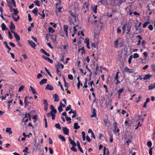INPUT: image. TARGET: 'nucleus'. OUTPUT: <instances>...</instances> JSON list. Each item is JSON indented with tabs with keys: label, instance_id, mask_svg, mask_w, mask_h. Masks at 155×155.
Returning <instances> with one entry per match:
<instances>
[{
	"label": "nucleus",
	"instance_id": "obj_1",
	"mask_svg": "<svg viewBox=\"0 0 155 155\" xmlns=\"http://www.w3.org/2000/svg\"><path fill=\"white\" fill-rule=\"evenodd\" d=\"M13 11L14 13L12 15L13 18L15 21H17L19 18V16L17 15L18 13V11L17 8L16 9H13Z\"/></svg>",
	"mask_w": 155,
	"mask_h": 155
},
{
	"label": "nucleus",
	"instance_id": "obj_2",
	"mask_svg": "<svg viewBox=\"0 0 155 155\" xmlns=\"http://www.w3.org/2000/svg\"><path fill=\"white\" fill-rule=\"evenodd\" d=\"M113 126L114 127V129H113V132L114 134H116L119 132V130L118 127L117 126V123L115 122L113 124Z\"/></svg>",
	"mask_w": 155,
	"mask_h": 155
},
{
	"label": "nucleus",
	"instance_id": "obj_3",
	"mask_svg": "<svg viewBox=\"0 0 155 155\" xmlns=\"http://www.w3.org/2000/svg\"><path fill=\"white\" fill-rule=\"evenodd\" d=\"M28 97L26 96L25 98L24 104L25 107V108L29 104H30V103L28 102Z\"/></svg>",
	"mask_w": 155,
	"mask_h": 155
},
{
	"label": "nucleus",
	"instance_id": "obj_4",
	"mask_svg": "<svg viewBox=\"0 0 155 155\" xmlns=\"http://www.w3.org/2000/svg\"><path fill=\"white\" fill-rule=\"evenodd\" d=\"M118 0H112L111 5L114 6H118Z\"/></svg>",
	"mask_w": 155,
	"mask_h": 155
},
{
	"label": "nucleus",
	"instance_id": "obj_5",
	"mask_svg": "<svg viewBox=\"0 0 155 155\" xmlns=\"http://www.w3.org/2000/svg\"><path fill=\"white\" fill-rule=\"evenodd\" d=\"M62 130L64 134L67 135L69 134V130L66 127H62Z\"/></svg>",
	"mask_w": 155,
	"mask_h": 155
},
{
	"label": "nucleus",
	"instance_id": "obj_6",
	"mask_svg": "<svg viewBox=\"0 0 155 155\" xmlns=\"http://www.w3.org/2000/svg\"><path fill=\"white\" fill-rule=\"evenodd\" d=\"M68 25H64L63 26L64 28V31L66 35L67 36H68Z\"/></svg>",
	"mask_w": 155,
	"mask_h": 155
},
{
	"label": "nucleus",
	"instance_id": "obj_7",
	"mask_svg": "<svg viewBox=\"0 0 155 155\" xmlns=\"http://www.w3.org/2000/svg\"><path fill=\"white\" fill-rule=\"evenodd\" d=\"M45 89L53 90L54 89V87L51 84H48L46 85Z\"/></svg>",
	"mask_w": 155,
	"mask_h": 155
},
{
	"label": "nucleus",
	"instance_id": "obj_8",
	"mask_svg": "<svg viewBox=\"0 0 155 155\" xmlns=\"http://www.w3.org/2000/svg\"><path fill=\"white\" fill-rule=\"evenodd\" d=\"M124 71L125 72H127L130 73H132L133 72V69H129L126 67L125 68Z\"/></svg>",
	"mask_w": 155,
	"mask_h": 155
},
{
	"label": "nucleus",
	"instance_id": "obj_9",
	"mask_svg": "<svg viewBox=\"0 0 155 155\" xmlns=\"http://www.w3.org/2000/svg\"><path fill=\"white\" fill-rule=\"evenodd\" d=\"M68 140L70 141V144L72 145V146H76V143L70 137H68Z\"/></svg>",
	"mask_w": 155,
	"mask_h": 155
},
{
	"label": "nucleus",
	"instance_id": "obj_10",
	"mask_svg": "<svg viewBox=\"0 0 155 155\" xmlns=\"http://www.w3.org/2000/svg\"><path fill=\"white\" fill-rule=\"evenodd\" d=\"M50 108L51 111H50L51 113H57V110L56 109H54V107L53 105H51L50 106Z\"/></svg>",
	"mask_w": 155,
	"mask_h": 155
},
{
	"label": "nucleus",
	"instance_id": "obj_11",
	"mask_svg": "<svg viewBox=\"0 0 155 155\" xmlns=\"http://www.w3.org/2000/svg\"><path fill=\"white\" fill-rule=\"evenodd\" d=\"M29 44L31 45V47L34 48H35L36 47L35 43L32 41L28 40Z\"/></svg>",
	"mask_w": 155,
	"mask_h": 155
},
{
	"label": "nucleus",
	"instance_id": "obj_12",
	"mask_svg": "<svg viewBox=\"0 0 155 155\" xmlns=\"http://www.w3.org/2000/svg\"><path fill=\"white\" fill-rule=\"evenodd\" d=\"M77 146L78 147V148L79 151L81 153H83V150L80 146V143L79 141H77Z\"/></svg>",
	"mask_w": 155,
	"mask_h": 155
},
{
	"label": "nucleus",
	"instance_id": "obj_13",
	"mask_svg": "<svg viewBox=\"0 0 155 155\" xmlns=\"http://www.w3.org/2000/svg\"><path fill=\"white\" fill-rule=\"evenodd\" d=\"M41 51L48 57H49L50 56V54L49 53H48L43 49H41Z\"/></svg>",
	"mask_w": 155,
	"mask_h": 155
},
{
	"label": "nucleus",
	"instance_id": "obj_14",
	"mask_svg": "<svg viewBox=\"0 0 155 155\" xmlns=\"http://www.w3.org/2000/svg\"><path fill=\"white\" fill-rule=\"evenodd\" d=\"M155 88V82L153 84H151L148 86V90H151Z\"/></svg>",
	"mask_w": 155,
	"mask_h": 155
},
{
	"label": "nucleus",
	"instance_id": "obj_15",
	"mask_svg": "<svg viewBox=\"0 0 155 155\" xmlns=\"http://www.w3.org/2000/svg\"><path fill=\"white\" fill-rule=\"evenodd\" d=\"M54 100L55 102H58L59 101V96L56 94H54Z\"/></svg>",
	"mask_w": 155,
	"mask_h": 155
},
{
	"label": "nucleus",
	"instance_id": "obj_16",
	"mask_svg": "<svg viewBox=\"0 0 155 155\" xmlns=\"http://www.w3.org/2000/svg\"><path fill=\"white\" fill-rule=\"evenodd\" d=\"M152 76L150 74H146L144 77L143 78V79L144 80L148 79L150 78Z\"/></svg>",
	"mask_w": 155,
	"mask_h": 155
},
{
	"label": "nucleus",
	"instance_id": "obj_17",
	"mask_svg": "<svg viewBox=\"0 0 155 155\" xmlns=\"http://www.w3.org/2000/svg\"><path fill=\"white\" fill-rule=\"evenodd\" d=\"M47 79H43L41 80V81L40 82L39 84L41 85H42L44 84V83H46L47 81Z\"/></svg>",
	"mask_w": 155,
	"mask_h": 155
},
{
	"label": "nucleus",
	"instance_id": "obj_18",
	"mask_svg": "<svg viewBox=\"0 0 155 155\" xmlns=\"http://www.w3.org/2000/svg\"><path fill=\"white\" fill-rule=\"evenodd\" d=\"M80 128L79 126L78 125V123H75L74 124V129L77 130Z\"/></svg>",
	"mask_w": 155,
	"mask_h": 155
},
{
	"label": "nucleus",
	"instance_id": "obj_19",
	"mask_svg": "<svg viewBox=\"0 0 155 155\" xmlns=\"http://www.w3.org/2000/svg\"><path fill=\"white\" fill-rule=\"evenodd\" d=\"M30 87L31 90V91L33 94H37V93L35 90L31 86H30Z\"/></svg>",
	"mask_w": 155,
	"mask_h": 155
},
{
	"label": "nucleus",
	"instance_id": "obj_20",
	"mask_svg": "<svg viewBox=\"0 0 155 155\" xmlns=\"http://www.w3.org/2000/svg\"><path fill=\"white\" fill-rule=\"evenodd\" d=\"M93 114L91 115V117H95L96 116V114L95 111V110L94 108L93 109Z\"/></svg>",
	"mask_w": 155,
	"mask_h": 155
},
{
	"label": "nucleus",
	"instance_id": "obj_21",
	"mask_svg": "<svg viewBox=\"0 0 155 155\" xmlns=\"http://www.w3.org/2000/svg\"><path fill=\"white\" fill-rule=\"evenodd\" d=\"M58 137L59 138L60 140H61L62 141H65V140L64 137L63 136H62V135H61V134L59 135Z\"/></svg>",
	"mask_w": 155,
	"mask_h": 155
},
{
	"label": "nucleus",
	"instance_id": "obj_22",
	"mask_svg": "<svg viewBox=\"0 0 155 155\" xmlns=\"http://www.w3.org/2000/svg\"><path fill=\"white\" fill-rule=\"evenodd\" d=\"M14 36L17 41H19L20 40V37L19 35L17 33H15Z\"/></svg>",
	"mask_w": 155,
	"mask_h": 155
},
{
	"label": "nucleus",
	"instance_id": "obj_23",
	"mask_svg": "<svg viewBox=\"0 0 155 155\" xmlns=\"http://www.w3.org/2000/svg\"><path fill=\"white\" fill-rule=\"evenodd\" d=\"M1 27L2 28V30L3 31H4L5 30L7 29L4 23H3L1 25Z\"/></svg>",
	"mask_w": 155,
	"mask_h": 155
},
{
	"label": "nucleus",
	"instance_id": "obj_24",
	"mask_svg": "<svg viewBox=\"0 0 155 155\" xmlns=\"http://www.w3.org/2000/svg\"><path fill=\"white\" fill-rule=\"evenodd\" d=\"M10 28L11 30L14 29L15 28V26L13 23L12 21L11 22V24L10 26Z\"/></svg>",
	"mask_w": 155,
	"mask_h": 155
},
{
	"label": "nucleus",
	"instance_id": "obj_25",
	"mask_svg": "<svg viewBox=\"0 0 155 155\" xmlns=\"http://www.w3.org/2000/svg\"><path fill=\"white\" fill-rule=\"evenodd\" d=\"M23 121L25 122H26L28 121L27 114L25 115V117L23 118L22 119Z\"/></svg>",
	"mask_w": 155,
	"mask_h": 155
},
{
	"label": "nucleus",
	"instance_id": "obj_26",
	"mask_svg": "<svg viewBox=\"0 0 155 155\" xmlns=\"http://www.w3.org/2000/svg\"><path fill=\"white\" fill-rule=\"evenodd\" d=\"M137 37L139 38V40L138 41V43L137 44V45H139L140 43V40L142 39V38L141 36L140 35H138L136 36Z\"/></svg>",
	"mask_w": 155,
	"mask_h": 155
},
{
	"label": "nucleus",
	"instance_id": "obj_27",
	"mask_svg": "<svg viewBox=\"0 0 155 155\" xmlns=\"http://www.w3.org/2000/svg\"><path fill=\"white\" fill-rule=\"evenodd\" d=\"M118 40L117 39L114 41V45L115 48H117L118 46Z\"/></svg>",
	"mask_w": 155,
	"mask_h": 155
},
{
	"label": "nucleus",
	"instance_id": "obj_28",
	"mask_svg": "<svg viewBox=\"0 0 155 155\" xmlns=\"http://www.w3.org/2000/svg\"><path fill=\"white\" fill-rule=\"evenodd\" d=\"M87 78H86L85 79V82L84 83V86H83V87L86 88L87 87Z\"/></svg>",
	"mask_w": 155,
	"mask_h": 155
},
{
	"label": "nucleus",
	"instance_id": "obj_29",
	"mask_svg": "<svg viewBox=\"0 0 155 155\" xmlns=\"http://www.w3.org/2000/svg\"><path fill=\"white\" fill-rule=\"evenodd\" d=\"M127 32H126L127 34H129V35H130V33H129V32H130V30L131 29V28L130 26H128L127 27Z\"/></svg>",
	"mask_w": 155,
	"mask_h": 155
},
{
	"label": "nucleus",
	"instance_id": "obj_30",
	"mask_svg": "<svg viewBox=\"0 0 155 155\" xmlns=\"http://www.w3.org/2000/svg\"><path fill=\"white\" fill-rule=\"evenodd\" d=\"M6 132L7 133H9L10 134H12V132L11 131V128H6Z\"/></svg>",
	"mask_w": 155,
	"mask_h": 155
},
{
	"label": "nucleus",
	"instance_id": "obj_31",
	"mask_svg": "<svg viewBox=\"0 0 155 155\" xmlns=\"http://www.w3.org/2000/svg\"><path fill=\"white\" fill-rule=\"evenodd\" d=\"M65 118H66V120L67 121H69V122H68V124H69L71 122V118L70 117H68V116H66V117Z\"/></svg>",
	"mask_w": 155,
	"mask_h": 155
},
{
	"label": "nucleus",
	"instance_id": "obj_32",
	"mask_svg": "<svg viewBox=\"0 0 155 155\" xmlns=\"http://www.w3.org/2000/svg\"><path fill=\"white\" fill-rule=\"evenodd\" d=\"M48 31L49 32H51L52 33H53L54 32V30L51 27H49Z\"/></svg>",
	"mask_w": 155,
	"mask_h": 155
},
{
	"label": "nucleus",
	"instance_id": "obj_33",
	"mask_svg": "<svg viewBox=\"0 0 155 155\" xmlns=\"http://www.w3.org/2000/svg\"><path fill=\"white\" fill-rule=\"evenodd\" d=\"M56 113H52L51 114V118L52 120H54L55 119V114Z\"/></svg>",
	"mask_w": 155,
	"mask_h": 155
},
{
	"label": "nucleus",
	"instance_id": "obj_34",
	"mask_svg": "<svg viewBox=\"0 0 155 155\" xmlns=\"http://www.w3.org/2000/svg\"><path fill=\"white\" fill-rule=\"evenodd\" d=\"M132 55H130L128 59V63L129 64H130L131 62V60L132 58Z\"/></svg>",
	"mask_w": 155,
	"mask_h": 155
},
{
	"label": "nucleus",
	"instance_id": "obj_35",
	"mask_svg": "<svg viewBox=\"0 0 155 155\" xmlns=\"http://www.w3.org/2000/svg\"><path fill=\"white\" fill-rule=\"evenodd\" d=\"M0 16L1 17V18L4 20L5 21V22H8V21L7 20V19H6L5 18L4 16H3V14H1V15H0Z\"/></svg>",
	"mask_w": 155,
	"mask_h": 155
},
{
	"label": "nucleus",
	"instance_id": "obj_36",
	"mask_svg": "<svg viewBox=\"0 0 155 155\" xmlns=\"http://www.w3.org/2000/svg\"><path fill=\"white\" fill-rule=\"evenodd\" d=\"M55 126L56 128H58L60 130L61 129V127L59 124L58 123L55 124Z\"/></svg>",
	"mask_w": 155,
	"mask_h": 155
},
{
	"label": "nucleus",
	"instance_id": "obj_37",
	"mask_svg": "<svg viewBox=\"0 0 155 155\" xmlns=\"http://www.w3.org/2000/svg\"><path fill=\"white\" fill-rule=\"evenodd\" d=\"M147 145L148 147L150 148L152 145V142L150 141H148L147 143Z\"/></svg>",
	"mask_w": 155,
	"mask_h": 155
},
{
	"label": "nucleus",
	"instance_id": "obj_38",
	"mask_svg": "<svg viewBox=\"0 0 155 155\" xmlns=\"http://www.w3.org/2000/svg\"><path fill=\"white\" fill-rule=\"evenodd\" d=\"M109 135H110V143H112L113 142V134H109Z\"/></svg>",
	"mask_w": 155,
	"mask_h": 155
},
{
	"label": "nucleus",
	"instance_id": "obj_39",
	"mask_svg": "<svg viewBox=\"0 0 155 155\" xmlns=\"http://www.w3.org/2000/svg\"><path fill=\"white\" fill-rule=\"evenodd\" d=\"M149 24V21H147L146 22L143 24V27L145 28L147 26V25Z\"/></svg>",
	"mask_w": 155,
	"mask_h": 155
},
{
	"label": "nucleus",
	"instance_id": "obj_40",
	"mask_svg": "<svg viewBox=\"0 0 155 155\" xmlns=\"http://www.w3.org/2000/svg\"><path fill=\"white\" fill-rule=\"evenodd\" d=\"M97 5L94 6V8L93 9V10L94 12L95 13H97Z\"/></svg>",
	"mask_w": 155,
	"mask_h": 155
},
{
	"label": "nucleus",
	"instance_id": "obj_41",
	"mask_svg": "<svg viewBox=\"0 0 155 155\" xmlns=\"http://www.w3.org/2000/svg\"><path fill=\"white\" fill-rule=\"evenodd\" d=\"M141 22H139V24L138 26L135 25V27L136 30V31H137L138 30V28L140 27L141 25Z\"/></svg>",
	"mask_w": 155,
	"mask_h": 155
},
{
	"label": "nucleus",
	"instance_id": "obj_42",
	"mask_svg": "<svg viewBox=\"0 0 155 155\" xmlns=\"http://www.w3.org/2000/svg\"><path fill=\"white\" fill-rule=\"evenodd\" d=\"M139 57V54L137 53H135L133 55V57L134 58H138Z\"/></svg>",
	"mask_w": 155,
	"mask_h": 155
},
{
	"label": "nucleus",
	"instance_id": "obj_43",
	"mask_svg": "<svg viewBox=\"0 0 155 155\" xmlns=\"http://www.w3.org/2000/svg\"><path fill=\"white\" fill-rule=\"evenodd\" d=\"M43 103L44 106H48V104L47 101L45 99H44L43 100Z\"/></svg>",
	"mask_w": 155,
	"mask_h": 155
},
{
	"label": "nucleus",
	"instance_id": "obj_44",
	"mask_svg": "<svg viewBox=\"0 0 155 155\" xmlns=\"http://www.w3.org/2000/svg\"><path fill=\"white\" fill-rule=\"evenodd\" d=\"M34 3L35 4L38 6H40V5L39 4V1L38 0H36L34 2Z\"/></svg>",
	"mask_w": 155,
	"mask_h": 155
},
{
	"label": "nucleus",
	"instance_id": "obj_45",
	"mask_svg": "<svg viewBox=\"0 0 155 155\" xmlns=\"http://www.w3.org/2000/svg\"><path fill=\"white\" fill-rule=\"evenodd\" d=\"M123 91L124 89L122 88L119 89V90L118 91V94L119 96L120 95L121 93Z\"/></svg>",
	"mask_w": 155,
	"mask_h": 155
},
{
	"label": "nucleus",
	"instance_id": "obj_46",
	"mask_svg": "<svg viewBox=\"0 0 155 155\" xmlns=\"http://www.w3.org/2000/svg\"><path fill=\"white\" fill-rule=\"evenodd\" d=\"M38 9L37 8H35L32 11V12L33 14H34L35 13H38Z\"/></svg>",
	"mask_w": 155,
	"mask_h": 155
},
{
	"label": "nucleus",
	"instance_id": "obj_47",
	"mask_svg": "<svg viewBox=\"0 0 155 155\" xmlns=\"http://www.w3.org/2000/svg\"><path fill=\"white\" fill-rule=\"evenodd\" d=\"M58 110H59V112H61L62 111H63V110L62 108L61 105H60L58 107Z\"/></svg>",
	"mask_w": 155,
	"mask_h": 155
},
{
	"label": "nucleus",
	"instance_id": "obj_48",
	"mask_svg": "<svg viewBox=\"0 0 155 155\" xmlns=\"http://www.w3.org/2000/svg\"><path fill=\"white\" fill-rule=\"evenodd\" d=\"M101 3V4L102 5H105L106 4V2L105 1V0H101L99 1Z\"/></svg>",
	"mask_w": 155,
	"mask_h": 155
},
{
	"label": "nucleus",
	"instance_id": "obj_49",
	"mask_svg": "<svg viewBox=\"0 0 155 155\" xmlns=\"http://www.w3.org/2000/svg\"><path fill=\"white\" fill-rule=\"evenodd\" d=\"M84 42L85 43H86V44H89V39L88 38H85Z\"/></svg>",
	"mask_w": 155,
	"mask_h": 155
},
{
	"label": "nucleus",
	"instance_id": "obj_50",
	"mask_svg": "<svg viewBox=\"0 0 155 155\" xmlns=\"http://www.w3.org/2000/svg\"><path fill=\"white\" fill-rule=\"evenodd\" d=\"M8 35L9 38L11 39H12L13 38L12 35V34H11L10 31H8Z\"/></svg>",
	"mask_w": 155,
	"mask_h": 155
},
{
	"label": "nucleus",
	"instance_id": "obj_51",
	"mask_svg": "<svg viewBox=\"0 0 155 155\" xmlns=\"http://www.w3.org/2000/svg\"><path fill=\"white\" fill-rule=\"evenodd\" d=\"M24 86L21 85L18 89V91L21 92V91L24 89Z\"/></svg>",
	"mask_w": 155,
	"mask_h": 155
},
{
	"label": "nucleus",
	"instance_id": "obj_52",
	"mask_svg": "<svg viewBox=\"0 0 155 155\" xmlns=\"http://www.w3.org/2000/svg\"><path fill=\"white\" fill-rule=\"evenodd\" d=\"M119 72H117L115 76L114 77V79L115 80H117L118 79V74L119 73Z\"/></svg>",
	"mask_w": 155,
	"mask_h": 155
},
{
	"label": "nucleus",
	"instance_id": "obj_53",
	"mask_svg": "<svg viewBox=\"0 0 155 155\" xmlns=\"http://www.w3.org/2000/svg\"><path fill=\"white\" fill-rule=\"evenodd\" d=\"M58 85H60L61 90H62L63 91H64V89L63 88V87L62 85L61 84L60 82L59 81L58 82Z\"/></svg>",
	"mask_w": 155,
	"mask_h": 155
},
{
	"label": "nucleus",
	"instance_id": "obj_54",
	"mask_svg": "<svg viewBox=\"0 0 155 155\" xmlns=\"http://www.w3.org/2000/svg\"><path fill=\"white\" fill-rule=\"evenodd\" d=\"M60 63H58V64H56L55 65V67L56 70L60 68Z\"/></svg>",
	"mask_w": 155,
	"mask_h": 155
},
{
	"label": "nucleus",
	"instance_id": "obj_55",
	"mask_svg": "<svg viewBox=\"0 0 155 155\" xmlns=\"http://www.w3.org/2000/svg\"><path fill=\"white\" fill-rule=\"evenodd\" d=\"M75 146H72L71 148V149L73 151L76 152L77 151V149L75 148Z\"/></svg>",
	"mask_w": 155,
	"mask_h": 155
},
{
	"label": "nucleus",
	"instance_id": "obj_56",
	"mask_svg": "<svg viewBox=\"0 0 155 155\" xmlns=\"http://www.w3.org/2000/svg\"><path fill=\"white\" fill-rule=\"evenodd\" d=\"M68 78L71 80H72L73 79V77L72 75L71 74H69L68 75Z\"/></svg>",
	"mask_w": 155,
	"mask_h": 155
},
{
	"label": "nucleus",
	"instance_id": "obj_57",
	"mask_svg": "<svg viewBox=\"0 0 155 155\" xmlns=\"http://www.w3.org/2000/svg\"><path fill=\"white\" fill-rule=\"evenodd\" d=\"M71 108V105H69L66 107L65 110H66V111H68L69 110H70Z\"/></svg>",
	"mask_w": 155,
	"mask_h": 155
},
{
	"label": "nucleus",
	"instance_id": "obj_58",
	"mask_svg": "<svg viewBox=\"0 0 155 155\" xmlns=\"http://www.w3.org/2000/svg\"><path fill=\"white\" fill-rule=\"evenodd\" d=\"M49 24L50 25H52L54 28H56V25L55 24H54L52 22H50Z\"/></svg>",
	"mask_w": 155,
	"mask_h": 155
},
{
	"label": "nucleus",
	"instance_id": "obj_59",
	"mask_svg": "<svg viewBox=\"0 0 155 155\" xmlns=\"http://www.w3.org/2000/svg\"><path fill=\"white\" fill-rule=\"evenodd\" d=\"M50 153L51 154H52L53 153V150L52 148L50 147L49 148Z\"/></svg>",
	"mask_w": 155,
	"mask_h": 155
},
{
	"label": "nucleus",
	"instance_id": "obj_60",
	"mask_svg": "<svg viewBox=\"0 0 155 155\" xmlns=\"http://www.w3.org/2000/svg\"><path fill=\"white\" fill-rule=\"evenodd\" d=\"M118 6H119L123 3V1L122 0H118Z\"/></svg>",
	"mask_w": 155,
	"mask_h": 155
},
{
	"label": "nucleus",
	"instance_id": "obj_61",
	"mask_svg": "<svg viewBox=\"0 0 155 155\" xmlns=\"http://www.w3.org/2000/svg\"><path fill=\"white\" fill-rule=\"evenodd\" d=\"M146 44L145 41L144 40H143L142 42V47L143 48H145V46Z\"/></svg>",
	"mask_w": 155,
	"mask_h": 155
},
{
	"label": "nucleus",
	"instance_id": "obj_62",
	"mask_svg": "<svg viewBox=\"0 0 155 155\" xmlns=\"http://www.w3.org/2000/svg\"><path fill=\"white\" fill-rule=\"evenodd\" d=\"M148 28L151 31H152L153 29V27L152 25H150L148 27Z\"/></svg>",
	"mask_w": 155,
	"mask_h": 155
},
{
	"label": "nucleus",
	"instance_id": "obj_63",
	"mask_svg": "<svg viewBox=\"0 0 155 155\" xmlns=\"http://www.w3.org/2000/svg\"><path fill=\"white\" fill-rule=\"evenodd\" d=\"M9 45L12 47H14L15 46V45L12 42H10L9 43Z\"/></svg>",
	"mask_w": 155,
	"mask_h": 155
},
{
	"label": "nucleus",
	"instance_id": "obj_64",
	"mask_svg": "<svg viewBox=\"0 0 155 155\" xmlns=\"http://www.w3.org/2000/svg\"><path fill=\"white\" fill-rule=\"evenodd\" d=\"M151 68L153 71H155V64L152 65Z\"/></svg>",
	"mask_w": 155,
	"mask_h": 155
}]
</instances>
